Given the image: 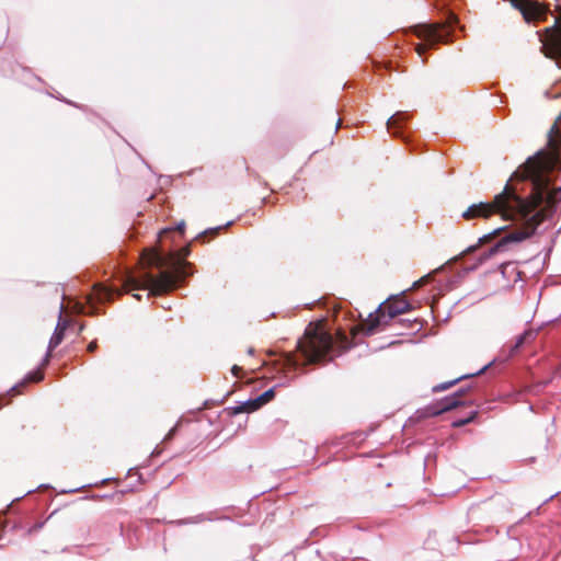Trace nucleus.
Instances as JSON below:
<instances>
[{
	"mask_svg": "<svg viewBox=\"0 0 561 561\" xmlns=\"http://www.w3.org/2000/svg\"><path fill=\"white\" fill-rule=\"evenodd\" d=\"M558 157L553 149H541L514 172L513 178L527 180L530 194L520 197L506 184L504 191L495 195L492 203L472 204L462 213L467 220L489 218L501 214L504 219H520L525 221L523 229L506 232L489 250L482 252L478 262H486L492 256L508 250L513 243H518L535 233L539 224L561 201V186L551 188V173L557 168Z\"/></svg>",
	"mask_w": 561,
	"mask_h": 561,
	"instance_id": "1",
	"label": "nucleus"
},
{
	"mask_svg": "<svg viewBox=\"0 0 561 561\" xmlns=\"http://www.w3.org/2000/svg\"><path fill=\"white\" fill-rule=\"evenodd\" d=\"M141 262L146 266L167 267L169 270L161 271L157 276L149 272L142 273L139 277L128 274L124 280L127 291L149 289L151 294L159 295L175 288L176 284L186 276L185 263L176 260L173 253L164 255L156 249H147L141 254Z\"/></svg>",
	"mask_w": 561,
	"mask_h": 561,
	"instance_id": "2",
	"label": "nucleus"
},
{
	"mask_svg": "<svg viewBox=\"0 0 561 561\" xmlns=\"http://www.w3.org/2000/svg\"><path fill=\"white\" fill-rule=\"evenodd\" d=\"M346 344V337L343 341L336 342L331 334L323 331L320 327L309 324L304 339L298 342V348L306 363L313 364L332 360L345 351Z\"/></svg>",
	"mask_w": 561,
	"mask_h": 561,
	"instance_id": "3",
	"label": "nucleus"
},
{
	"mask_svg": "<svg viewBox=\"0 0 561 561\" xmlns=\"http://www.w3.org/2000/svg\"><path fill=\"white\" fill-rule=\"evenodd\" d=\"M412 309L410 302L404 299H394L386 301L376 309L374 313H369L366 327V333L373 334L381 325H388L389 321L397 316L409 312Z\"/></svg>",
	"mask_w": 561,
	"mask_h": 561,
	"instance_id": "4",
	"label": "nucleus"
},
{
	"mask_svg": "<svg viewBox=\"0 0 561 561\" xmlns=\"http://www.w3.org/2000/svg\"><path fill=\"white\" fill-rule=\"evenodd\" d=\"M545 55L549 58L561 59V19L556 20V25L548 27L543 38H541ZM560 65V61H558Z\"/></svg>",
	"mask_w": 561,
	"mask_h": 561,
	"instance_id": "5",
	"label": "nucleus"
},
{
	"mask_svg": "<svg viewBox=\"0 0 561 561\" xmlns=\"http://www.w3.org/2000/svg\"><path fill=\"white\" fill-rule=\"evenodd\" d=\"M512 4L520 11L526 21L540 19L545 14L542 5L531 0H512Z\"/></svg>",
	"mask_w": 561,
	"mask_h": 561,
	"instance_id": "6",
	"label": "nucleus"
},
{
	"mask_svg": "<svg viewBox=\"0 0 561 561\" xmlns=\"http://www.w3.org/2000/svg\"><path fill=\"white\" fill-rule=\"evenodd\" d=\"M62 309H64V306L60 305L59 321L55 328L53 336L49 340L48 350L44 357L43 365H46L49 362L51 351L55 350L64 340L65 331L67 328V322L61 320Z\"/></svg>",
	"mask_w": 561,
	"mask_h": 561,
	"instance_id": "7",
	"label": "nucleus"
},
{
	"mask_svg": "<svg viewBox=\"0 0 561 561\" xmlns=\"http://www.w3.org/2000/svg\"><path fill=\"white\" fill-rule=\"evenodd\" d=\"M465 392H466V389H460L457 392H455L453 396L446 397L443 400L442 407L439 408L437 413L449 411V410H453V409H455V408H457L459 405L466 404V401L460 400V397H462Z\"/></svg>",
	"mask_w": 561,
	"mask_h": 561,
	"instance_id": "8",
	"label": "nucleus"
},
{
	"mask_svg": "<svg viewBox=\"0 0 561 561\" xmlns=\"http://www.w3.org/2000/svg\"><path fill=\"white\" fill-rule=\"evenodd\" d=\"M260 408L261 407H260L259 402L256 401V398H254V399H249L243 402H239L237 405L230 408V410H231L232 415H237L240 413L254 412V411L259 410Z\"/></svg>",
	"mask_w": 561,
	"mask_h": 561,
	"instance_id": "9",
	"label": "nucleus"
},
{
	"mask_svg": "<svg viewBox=\"0 0 561 561\" xmlns=\"http://www.w3.org/2000/svg\"><path fill=\"white\" fill-rule=\"evenodd\" d=\"M115 293L116 289L112 287H106L103 285H95L94 287L95 299L100 302L110 300Z\"/></svg>",
	"mask_w": 561,
	"mask_h": 561,
	"instance_id": "10",
	"label": "nucleus"
},
{
	"mask_svg": "<svg viewBox=\"0 0 561 561\" xmlns=\"http://www.w3.org/2000/svg\"><path fill=\"white\" fill-rule=\"evenodd\" d=\"M403 119H404V113L398 112V113L393 114L387 121L388 130L391 131L394 136H401V134L397 130V128H399V126Z\"/></svg>",
	"mask_w": 561,
	"mask_h": 561,
	"instance_id": "11",
	"label": "nucleus"
},
{
	"mask_svg": "<svg viewBox=\"0 0 561 561\" xmlns=\"http://www.w3.org/2000/svg\"><path fill=\"white\" fill-rule=\"evenodd\" d=\"M428 39L432 42L445 41L448 32L444 27H431L427 30Z\"/></svg>",
	"mask_w": 561,
	"mask_h": 561,
	"instance_id": "12",
	"label": "nucleus"
},
{
	"mask_svg": "<svg viewBox=\"0 0 561 561\" xmlns=\"http://www.w3.org/2000/svg\"><path fill=\"white\" fill-rule=\"evenodd\" d=\"M275 396L274 389L271 388L266 391H264L262 394L256 397V401L259 402L260 407L262 408L264 404L270 402Z\"/></svg>",
	"mask_w": 561,
	"mask_h": 561,
	"instance_id": "13",
	"label": "nucleus"
},
{
	"mask_svg": "<svg viewBox=\"0 0 561 561\" xmlns=\"http://www.w3.org/2000/svg\"><path fill=\"white\" fill-rule=\"evenodd\" d=\"M533 334L534 333L531 331H525L523 334L518 335L514 345L512 346L511 353L516 352L525 343L526 339L533 336Z\"/></svg>",
	"mask_w": 561,
	"mask_h": 561,
	"instance_id": "14",
	"label": "nucleus"
},
{
	"mask_svg": "<svg viewBox=\"0 0 561 561\" xmlns=\"http://www.w3.org/2000/svg\"><path fill=\"white\" fill-rule=\"evenodd\" d=\"M468 376L465 375V376H461V377H458L456 378L455 380H451L449 382H443V383H439L435 387H433V391L434 392H438V391H444V390H447L448 388H450L451 386H454L456 382H458L459 380L461 379H465L467 378Z\"/></svg>",
	"mask_w": 561,
	"mask_h": 561,
	"instance_id": "15",
	"label": "nucleus"
},
{
	"mask_svg": "<svg viewBox=\"0 0 561 561\" xmlns=\"http://www.w3.org/2000/svg\"><path fill=\"white\" fill-rule=\"evenodd\" d=\"M502 230H503V228H497V229H494L492 232L482 236L481 238H479V243L484 244V243L491 241L494 237L499 236L502 232Z\"/></svg>",
	"mask_w": 561,
	"mask_h": 561,
	"instance_id": "16",
	"label": "nucleus"
},
{
	"mask_svg": "<svg viewBox=\"0 0 561 561\" xmlns=\"http://www.w3.org/2000/svg\"><path fill=\"white\" fill-rule=\"evenodd\" d=\"M44 377L43 373L41 370L31 371L26 375L25 381H39Z\"/></svg>",
	"mask_w": 561,
	"mask_h": 561,
	"instance_id": "17",
	"label": "nucleus"
},
{
	"mask_svg": "<svg viewBox=\"0 0 561 561\" xmlns=\"http://www.w3.org/2000/svg\"><path fill=\"white\" fill-rule=\"evenodd\" d=\"M472 419H473V415H471L470 417L465 419V420H456L453 422V425L455 427H460V426H463L465 424L469 423Z\"/></svg>",
	"mask_w": 561,
	"mask_h": 561,
	"instance_id": "18",
	"label": "nucleus"
},
{
	"mask_svg": "<svg viewBox=\"0 0 561 561\" xmlns=\"http://www.w3.org/2000/svg\"><path fill=\"white\" fill-rule=\"evenodd\" d=\"M45 522H41V523H36L34 524L30 529H28V534H32V533H35V531H38L43 526H44Z\"/></svg>",
	"mask_w": 561,
	"mask_h": 561,
	"instance_id": "19",
	"label": "nucleus"
},
{
	"mask_svg": "<svg viewBox=\"0 0 561 561\" xmlns=\"http://www.w3.org/2000/svg\"><path fill=\"white\" fill-rule=\"evenodd\" d=\"M220 229L221 227L210 228L202 232L201 236H205L207 233L216 234Z\"/></svg>",
	"mask_w": 561,
	"mask_h": 561,
	"instance_id": "20",
	"label": "nucleus"
},
{
	"mask_svg": "<svg viewBox=\"0 0 561 561\" xmlns=\"http://www.w3.org/2000/svg\"><path fill=\"white\" fill-rule=\"evenodd\" d=\"M207 520L206 516L205 515H198L196 517H194L192 520H190L191 523H201V522H205Z\"/></svg>",
	"mask_w": 561,
	"mask_h": 561,
	"instance_id": "21",
	"label": "nucleus"
},
{
	"mask_svg": "<svg viewBox=\"0 0 561 561\" xmlns=\"http://www.w3.org/2000/svg\"><path fill=\"white\" fill-rule=\"evenodd\" d=\"M489 366H491V363H488V365H485L479 371H477L476 375L482 374ZM467 376L470 377V375H467ZM471 376H474V374H471Z\"/></svg>",
	"mask_w": 561,
	"mask_h": 561,
	"instance_id": "22",
	"label": "nucleus"
},
{
	"mask_svg": "<svg viewBox=\"0 0 561 561\" xmlns=\"http://www.w3.org/2000/svg\"><path fill=\"white\" fill-rule=\"evenodd\" d=\"M184 228H185V222L184 221H181L176 225V229L181 232L184 231Z\"/></svg>",
	"mask_w": 561,
	"mask_h": 561,
	"instance_id": "23",
	"label": "nucleus"
},
{
	"mask_svg": "<svg viewBox=\"0 0 561 561\" xmlns=\"http://www.w3.org/2000/svg\"><path fill=\"white\" fill-rule=\"evenodd\" d=\"M96 348V342H91L88 346L89 352H94Z\"/></svg>",
	"mask_w": 561,
	"mask_h": 561,
	"instance_id": "24",
	"label": "nucleus"
},
{
	"mask_svg": "<svg viewBox=\"0 0 561 561\" xmlns=\"http://www.w3.org/2000/svg\"><path fill=\"white\" fill-rule=\"evenodd\" d=\"M240 369H241V368H240L239 366L234 365V366L231 368V371H232V374H233L234 376H238V373L240 371Z\"/></svg>",
	"mask_w": 561,
	"mask_h": 561,
	"instance_id": "25",
	"label": "nucleus"
},
{
	"mask_svg": "<svg viewBox=\"0 0 561 561\" xmlns=\"http://www.w3.org/2000/svg\"><path fill=\"white\" fill-rule=\"evenodd\" d=\"M23 385H24V382H21V383H19V385H15V386L11 389V391L19 392V388H20V387H22Z\"/></svg>",
	"mask_w": 561,
	"mask_h": 561,
	"instance_id": "26",
	"label": "nucleus"
},
{
	"mask_svg": "<svg viewBox=\"0 0 561 561\" xmlns=\"http://www.w3.org/2000/svg\"><path fill=\"white\" fill-rule=\"evenodd\" d=\"M416 50H417L419 55L421 56L424 51V47L422 45H419Z\"/></svg>",
	"mask_w": 561,
	"mask_h": 561,
	"instance_id": "27",
	"label": "nucleus"
},
{
	"mask_svg": "<svg viewBox=\"0 0 561 561\" xmlns=\"http://www.w3.org/2000/svg\"><path fill=\"white\" fill-rule=\"evenodd\" d=\"M170 232V229H164L160 232V238H162L164 234H168Z\"/></svg>",
	"mask_w": 561,
	"mask_h": 561,
	"instance_id": "28",
	"label": "nucleus"
},
{
	"mask_svg": "<svg viewBox=\"0 0 561 561\" xmlns=\"http://www.w3.org/2000/svg\"><path fill=\"white\" fill-rule=\"evenodd\" d=\"M476 248H477L476 245L469 247L468 251H474Z\"/></svg>",
	"mask_w": 561,
	"mask_h": 561,
	"instance_id": "29",
	"label": "nucleus"
},
{
	"mask_svg": "<svg viewBox=\"0 0 561 561\" xmlns=\"http://www.w3.org/2000/svg\"><path fill=\"white\" fill-rule=\"evenodd\" d=\"M253 352H254V350H253L252 347H250V348L248 350V353H249L250 355H252V354H253Z\"/></svg>",
	"mask_w": 561,
	"mask_h": 561,
	"instance_id": "30",
	"label": "nucleus"
},
{
	"mask_svg": "<svg viewBox=\"0 0 561 561\" xmlns=\"http://www.w3.org/2000/svg\"><path fill=\"white\" fill-rule=\"evenodd\" d=\"M549 145H551V146H556V145L553 144V140H552L551 138L549 139Z\"/></svg>",
	"mask_w": 561,
	"mask_h": 561,
	"instance_id": "31",
	"label": "nucleus"
},
{
	"mask_svg": "<svg viewBox=\"0 0 561 561\" xmlns=\"http://www.w3.org/2000/svg\"><path fill=\"white\" fill-rule=\"evenodd\" d=\"M134 297H135L136 299H138V300L140 299V296H139V295H137V294H134Z\"/></svg>",
	"mask_w": 561,
	"mask_h": 561,
	"instance_id": "32",
	"label": "nucleus"
}]
</instances>
